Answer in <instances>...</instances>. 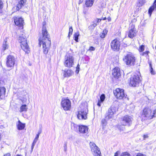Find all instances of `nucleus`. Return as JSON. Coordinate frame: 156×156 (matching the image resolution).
<instances>
[{
    "label": "nucleus",
    "instance_id": "23",
    "mask_svg": "<svg viewBox=\"0 0 156 156\" xmlns=\"http://www.w3.org/2000/svg\"><path fill=\"white\" fill-rule=\"evenodd\" d=\"M155 9H156V3H154L153 5L151 6L148 10V13L151 16L153 11Z\"/></svg>",
    "mask_w": 156,
    "mask_h": 156
},
{
    "label": "nucleus",
    "instance_id": "22",
    "mask_svg": "<svg viewBox=\"0 0 156 156\" xmlns=\"http://www.w3.org/2000/svg\"><path fill=\"white\" fill-rule=\"evenodd\" d=\"M7 38H6L4 40L2 45V49L3 51H5L6 49H7L9 47L8 43H7Z\"/></svg>",
    "mask_w": 156,
    "mask_h": 156
},
{
    "label": "nucleus",
    "instance_id": "53",
    "mask_svg": "<svg viewBox=\"0 0 156 156\" xmlns=\"http://www.w3.org/2000/svg\"><path fill=\"white\" fill-rule=\"evenodd\" d=\"M106 17H105V18H103V20H106Z\"/></svg>",
    "mask_w": 156,
    "mask_h": 156
},
{
    "label": "nucleus",
    "instance_id": "26",
    "mask_svg": "<svg viewBox=\"0 0 156 156\" xmlns=\"http://www.w3.org/2000/svg\"><path fill=\"white\" fill-rule=\"evenodd\" d=\"M108 30L106 29H104L102 33L100 34V37L101 38H103L105 37V36L107 34Z\"/></svg>",
    "mask_w": 156,
    "mask_h": 156
},
{
    "label": "nucleus",
    "instance_id": "20",
    "mask_svg": "<svg viewBox=\"0 0 156 156\" xmlns=\"http://www.w3.org/2000/svg\"><path fill=\"white\" fill-rule=\"evenodd\" d=\"M5 88L4 87H0V98L3 99L5 97Z\"/></svg>",
    "mask_w": 156,
    "mask_h": 156
},
{
    "label": "nucleus",
    "instance_id": "1",
    "mask_svg": "<svg viewBox=\"0 0 156 156\" xmlns=\"http://www.w3.org/2000/svg\"><path fill=\"white\" fill-rule=\"evenodd\" d=\"M39 41L40 46L42 44L43 52L45 54H47L50 46L51 41L49 35L44 24L42 28V36L39 37Z\"/></svg>",
    "mask_w": 156,
    "mask_h": 156
},
{
    "label": "nucleus",
    "instance_id": "19",
    "mask_svg": "<svg viewBox=\"0 0 156 156\" xmlns=\"http://www.w3.org/2000/svg\"><path fill=\"white\" fill-rule=\"evenodd\" d=\"M16 125L18 130H22L25 128V124L22 123L20 120H19L18 122L16 123Z\"/></svg>",
    "mask_w": 156,
    "mask_h": 156
},
{
    "label": "nucleus",
    "instance_id": "54",
    "mask_svg": "<svg viewBox=\"0 0 156 156\" xmlns=\"http://www.w3.org/2000/svg\"><path fill=\"white\" fill-rule=\"evenodd\" d=\"M83 13H84V14H86V12H84H84H83Z\"/></svg>",
    "mask_w": 156,
    "mask_h": 156
},
{
    "label": "nucleus",
    "instance_id": "12",
    "mask_svg": "<svg viewBox=\"0 0 156 156\" xmlns=\"http://www.w3.org/2000/svg\"><path fill=\"white\" fill-rule=\"evenodd\" d=\"M114 93L117 98L121 99L125 96L124 90L120 88H117L114 92Z\"/></svg>",
    "mask_w": 156,
    "mask_h": 156
},
{
    "label": "nucleus",
    "instance_id": "16",
    "mask_svg": "<svg viewBox=\"0 0 156 156\" xmlns=\"http://www.w3.org/2000/svg\"><path fill=\"white\" fill-rule=\"evenodd\" d=\"M112 71V75L114 77L118 78L120 76V71L119 67H115Z\"/></svg>",
    "mask_w": 156,
    "mask_h": 156
},
{
    "label": "nucleus",
    "instance_id": "38",
    "mask_svg": "<svg viewBox=\"0 0 156 156\" xmlns=\"http://www.w3.org/2000/svg\"><path fill=\"white\" fill-rule=\"evenodd\" d=\"M144 46L143 45H141L139 48V51L140 52H143L144 50Z\"/></svg>",
    "mask_w": 156,
    "mask_h": 156
},
{
    "label": "nucleus",
    "instance_id": "40",
    "mask_svg": "<svg viewBox=\"0 0 156 156\" xmlns=\"http://www.w3.org/2000/svg\"><path fill=\"white\" fill-rule=\"evenodd\" d=\"M26 0H21L19 2L22 4L23 5H24L25 3L26 2Z\"/></svg>",
    "mask_w": 156,
    "mask_h": 156
},
{
    "label": "nucleus",
    "instance_id": "33",
    "mask_svg": "<svg viewBox=\"0 0 156 156\" xmlns=\"http://www.w3.org/2000/svg\"><path fill=\"white\" fill-rule=\"evenodd\" d=\"M105 94H102L101 95L100 97V101H102L103 102L104 101L105 99Z\"/></svg>",
    "mask_w": 156,
    "mask_h": 156
},
{
    "label": "nucleus",
    "instance_id": "46",
    "mask_svg": "<svg viewBox=\"0 0 156 156\" xmlns=\"http://www.w3.org/2000/svg\"><path fill=\"white\" fill-rule=\"evenodd\" d=\"M136 156H146V155L141 153H138Z\"/></svg>",
    "mask_w": 156,
    "mask_h": 156
},
{
    "label": "nucleus",
    "instance_id": "14",
    "mask_svg": "<svg viewBox=\"0 0 156 156\" xmlns=\"http://www.w3.org/2000/svg\"><path fill=\"white\" fill-rule=\"evenodd\" d=\"M24 20L21 17H15L14 18V22L16 26L19 27H23L24 23Z\"/></svg>",
    "mask_w": 156,
    "mask_h": 156
},
{
    "label": "nucleus",
    "instance_id": "55",
    "mask_svg": "<svg viewBox=\"0 0 156 156\" xmlns=\"http://www.w3.org/2000/svg\"><path fill=\"white\" fill-rule=\"evenodd\" d=\"M74 127H77V126L76 125H74Z\"/></svg>",
    "mask_w": 156,
    "mask_h": 156
},
{
    "label": "nucleus",
    "instance_id": "3",
    "mask_svg": "<svg viewBox=\"0 0 156 156\" xmlns=\"http://www.w3.org/2000/svg\"><path fill=\"white\" fill-rule=\"evenodd\" d=\"M19 41L20 43L22 49L26 53H29L30 52V48L27 44L26 38L20 36L19 37Z\"/></svg>",
    "mask_w": 156,
    "mask_h": 156
},
{
    "label": "nucleus",
    "instance_id": "4",
    "mask_svg": "<svg viewBox=\"0 0 156 156\" xmlns=\"http://www.w3.org/2000/svg\"><path fill=\"white\" fill-rule=\"evenodd\" d=\"M61 105L65 111L69 110L71 108V102L68 99L62 98L61 102Z\"/></svg>",
    "mask_w": 156,
    "mask_h": 156
},
{
    "label": "nucleus",
    "instance_id": "13",
    "mask_svg": "<svg viewBox=\"0 0 156 156\" xmlns=\"http://www.w3.org/2000/svg\"><path fill=\"white\" fill-rule=\"evenodd\" d=\"M132 118L130 116L126 115L122 118V123L124 126H130L132 123Z\"/></svg>",
    "mask_w": 156,
    "mask_h": 156
},
{
    "label": "nucleus",
    "instance_id": "30",
    "mask_svg": "<svg viewBox=\"0 0 156 156\" xmlns=\"http://www.w3.org/2000/svg\"><path fill=\"white\" fill-rule=\"evenodd\" d=\"M144 0H139L138 5L139 7L142 6L144 3Z\"/></svg>",
    "mask_w": 156,
    "mask_h": 156
},
{
    "label": "nucleus",
    "instance_id": "6",
    "mask_svg": "<svg viewBox=\"0 0 156 156\" xmlns=\"http://www.w3.org/2000/svg\"><path fill=\"white\" fill-rule=\"evenodd\" d=\"M140 81V74H136L132 76L130 78V84L133 87H136L138 85Z\"/></svg>",
    "mask_w": 156,
    "mask_h": 156
},
{
    "label": "nucleus",
    "instance_id": "37",
    "mask_svg": "<svg viewBox=\"0 0 156 156\" xmlns=\"http://www.w3.org/2000/svg\"><path fill=\"white\" fill-rule=\"evenodd\" d=\"M98 25V24H97V23H95L94 21V22H93V23L90 25V27H91L94 28L95 27H96Z\"/></svg>",
    "mask_w": 156,
    "mask_h": 156
},
{
    "label": "nucleus",
    "instance_id": "29",
    "mask_svg": "<svg viewBox=\"0 0 156 156\" xmlns=\"http://www.w3.org/2000/svg\"><path fill=\"white\" fill-rule=\"evenodd\" d=\"M79 35V33L78 32L75 33L74 34V39L76 42H78V37Z\"/></svg>",
    "mask_w": 156,
    "mask_h": 156
},
{
    "label": "nucleus",
    "instance_id": "10",
    "mask_svg": "<svg viewBox=\"0 0 156 156\" xmlns=\"http://www.w3.org/2000/svg\"><path fill=\"white\" fill-rule=\"evenodd\" d=\"M64 65L66 67L70 68L74 65V58L73 56L69 55L65 56V61Z\"/></svg>",
    "mask_w": 156,
    "mask_h": 156
},
{
    "label": "nucleus",
    "instance_id": "7",
    "mask_svg": "<svg viewBox=\"0 0 156 156\" xmlns=\"http://www.w3.org/2000/svg\"><path fill=\"white\" fill-rule=\"evenodd\" d=\"M91 151L94 156H101V153L99 148L93 142H90L89 144Z\"/></svg>",
    "mask_w": 156,
    "mask_h": 156
},
{
    "label": "nucleus",
    "instance_id": "17",
    "mask_svg": "<svg viewBox=\"0 0 156 156\" xmlns=\"http://www.w3.org/2000/svg\"><path fill=\"white\" fill-rule=\"evenodd\" d=\"M64 72L63 76L64 77H69L72 76L74 74L73 72L71 69H65L62 70Z\"/></svg>",
    "mask_w": 156,
    "mask_h": 156
},
{
    "label": "nucleus",
    "instance_id": "47",
    "mask_svg": "<svg viewBox=\"0 0 156 156\" xmlns=\"http://www.w3.org/2000/svg\"><path fill=\"white\" fill-rule=\"evenodd\" d=\"M148 136L147 135H144L143 136V138L144 139H145L146 138H147L148 137Z\"/></svg>",
    "mask_w": 156,
    "mask_h": 156
},
{
    "label": "nucleus",
    "instance_id": "15",
    "mask_svg": "<svg viewBox=\"0 0 156 156\" xmlns=\"http://www.w3.org/2000/svg\"><path fill=\"white\" fill-rule=\"evenodd\" d=\"M78 131L80 133L84 134L88 132V127L84 125H79Z\"/></svg>",
    "mask_w": 156,
    "mask_h": 156
},
{
    "label": "nucleus",
    "instance_id": "35",
    "mask_svg": "<svg viewBox=\"0 0 156 156\" xmlns=\"http://www.w3.org/2000/svg\"><path fill=\"white\" fill-rule=\"evenodd\" d=\"M23 6V5L22 4H21L19 2V3L18 4L17 6L16 7L17 10H19L20 9H21L22 6Z\"/></svg>",
    "mask_w": 156,
    "mask_h": 156
},
{
    "label": "nucleus",
    "instance_id": "8",
    "mask_svg": "<svg viewBox=\"0 0 156 156\" xmlns=\"http://www.w3.org/2000/svg\"><path fill=\"white\" fill-rule=\"evenodd\" d=\"M15 58L12 55H9L7 57L6 65L10 69H12L15 64Z\"/></svg>",
    "mask_w": 156,
    "mask_h": 156
},
{
    "label": "nucleus",
    "instance_id": "51",
    "mask_svg": "<svg viewBox=\"0 0 156 156\" xmlns=\"http://www.w3.org/2000/svg\"><path fill=\"white\" fill-rule=\"evenodd\" d=\"M118 152H117L115 153L114 156H118Z\"/></svg>",
    "mask_w": 156,
    "mask_h": 156
},
{
    "label": "nucleus",
    "instance_id": "56",
    "mask_svg": "<svg viewBox=\"0 0 156 156\" xmlns=\"http://www.w3.org/2000/svg\"><path fill=\"white\" fill-rule=\"evenodd\" d=\"M156 3V0H155L154 2V3Z\"/></svg>",
    "mask_w": 156,
    "mask_h": 156
},
{
    "label": "nucleus",
    "instance_id": "31",
    "mask_svg": "<svg viewBox=\"0 0 156 156\" xmlns=\"http://www.w3.org/2000/svg\"><path fill=\"white\" fill-rule=\"evenodd\" d=\"M150 53V52L149 51H146L144 52H143L142 54V55L143 56H144L146 57L147 58L149 57V56L148 54Z\"/></svg>",
    "mask_w": 156,
    "mask_h": 156
},
{
    "label": "nucleus",
    "instance_id": "21",
    "mask_svg": "<svg viewBox=\"0 0 156 156\" xmlns=\"http://www.w3.org/2000/svg\"><path fill=\"white\" fill-rule=\"evenodd\" d=\"M94 0H86L85 5L87 7H91L93 5Z\"/></svg>",
    "mask_w": 156,
    "mask_h": 156
},
{
    "label": "nucleus",
    "instance_id": "2",
    "mask_svg": "<svg viewBox=\"0 0 156 156\" xmlns=\"http://www.w3.org/2000/svg\"><path fill=\"white\" fill-rule=\"evenodd\" d=\"M123 60L127 65L130 66H134L136 62L135 57L130 52L125 56Z\"/></svg>",
    "mask_w": 156,
    "mask_h": 156
},
{
    "label": "nucleus",
    "instance_id": "24",
    "mask_svg": "<svg viewBox=\"0 0 156 156\" xmlns=\"http://www.w3.org/2000/svg\"><path fill=\"white\" fill-rule=\"evenodd\" d=\"M148 63L149 64L150 67V71L151 74L152 75H155V71L153 70V68L152 67V64H151V61L149 60L148 61Z\"/></svg>",
    "mask_w": 156,
    "mask_h": 156
},
{
    "label": "nucleus",
    "instance_id": "5",
    "mask_svg": "<svg viewBox=\"0 0 156 156\" xmlns=\"http://www.w3.org/2000/svg\"><path fill=\"white\" fill-rule=\"evenodd\" d=\"M115 108L114 107H111L108 110V112L106 114L105 119L101 120L102 124H105L106 120L112 118L113 116V115L115 112Z\"/></svg>",
    "mask_w": 156,
    "mask_h": 156
},
{
    "label": "nucleus",
    "instance_id": "41",
    "mask_svg": "<svg viewBox=\"0 0 156 156\" xmlns=\"http://www.w3.org/2000/svg\"><path fill=\"white\" fill-rule=\"evenodd\" d=\"M102 103V101H101L99 100L97 103L98 106L99 107H100L101 105V104Z\"/></svg>",
    "mask_w": 156,
    "mask_h": 156
},
{
    "label": "nucleus",
    "instance_id": "18",
    "mask_svg": "<svg viewBox=\"0 0 156 156\" xmlns=\"http://www.w3.org/2000/svg\"><path fill=\"white\" fill-rule=\"evenodd\" d=\"M136 30L134 28L130 30L128 34V36L131 38H133L136 35Z\"/></svg>",
    "mask_w": 156,
    "mask_h": 156
},
{
    "label": "nucleus",
    "instance_id": "45",
    "mask_svg": "<svg viewBox=\"0 0 156 156\" xmlns=\"http://www.w3.org/2000/svg\"><path fill=\"white\" fill-rule=\"evenodd\" d=\"M89 50L90 51H93L95 50V48L93 46H91L90 47Z\"/></svg>",
    "mask_w": 156,
    "mask_h": 156
},
{
    "label": "nucleus",
    "instance_id": "44",
    "mask_svg": "<svg viewBox=\"0 0 156 156\" xmlns=\"http://www.w3.org/2000/svg\"><path fill=\"white\" fill-rule=\"evenodd\" d=\"M3 7V2L2 1L0 0V9H2Z\"/></svg>",
    "mask_w": 156,
    "mask_h": 156
},
{
    "label": "nucleus",
    "instance_id": "36",
    "mask_svg": "<svg viewBox=\"0 0 156 156\" xmlns=\"http://www.w3.org/2000/svg\"><path fill=\"white\" fill-rule=\"evenodd\" d=\"M120 156H130V154L127 152L122 153Z\"/></svg>",
    "mask_w": 156,
    "mask_h": 156
},
{
    "label": "nucleus",
    "instance_id": "48",
    "mask_svg": "<svg viewBox=\"0 0 156 156\" xmlns=\"http://www.w3.org/2000/svg\"><path fill=\"white\" fill-rule=\"evenodd\" d=\"M35 144L34 143H32V145L31 147V149L32 151H33V150L34 148V147L35 146Z\"/></svg>",
    "mask_w": 156,
    "mask_h": 156
},
{
    "label": "nucleus",
    "instance_id": "52",
    "mask_svg": "<svg viewBox=\"0 0 156 156\" xmlns=\"http://www.w3.org/2000/svg\"><path fill=\"white\" fill-rule=\"evenodd\" d=\"M107 20L108 21H111V18L110 17H108Z\"/></svg>",
    "mask_w": 156,
    "mask_h": 156
},
{
    "label": "nucleus",
    "instance_id": "42",
    "mask_svg": "<svg viewBox=\"0 0 156 156\" xmlns=\"http://www.w3.org/2000/svg\"><path fill=\"white\" fill-rule=\"evenodd\" d=\"M101 19H97L94 21V22L97 23H99L101 21Z\"/></svg>",
    "mask_w": 156,
    "mask_h": 156
},
{
    "label": "nucleus",
    "instance_id": "39",
    "mask_svg": "<svg viewBox=\"0 0 156 156\" xmlns=\"http://www.w3.org/2000/svg\"><path fill=\"white\" fill-rule=\"evenodd\" d=\"M39 137V136H38V135H36V136L35 137V138L34 140L33 141V143L36 144V143L37 142L38 139Z\"/></svg>",
    "mask_w": 156,
    "mask_h": 156
},
{
    "label": "nucleus",
    "instance_id": "43",
    "mask_svg": "<svg viewBox=\"0 0 156 156\" xmlns=\"http://www.w3.org/2000/svg\"><path fill=\"white\" fill-rule=\"evenodd\" d=\"M79 69H80L79 65V64H78L76 67V73H78L79 71Z\"/></svg>",
    "mask_w": 156,
    "mask_h": 156
},
{
    "label": "nucleus",
    "instance_id": "32",
    "mask_svg": "<svg viewBox=\"0 0 156 156\" xmlns=\"http://www.w3.org/2000/svg\"><path fill=\"white\" fill-rule=\"evenodd\" d=\"M73 31V29L72 27H71L69 28V33L68 37H70V35H71Z\"/></svg>",
    "mask_w": 156,
    "mask_h": 156
},
{
    "label": "nucleus",
    "instance_id": "25",
    "mask_svg": "<svg viewBox=\"0 0 156 156\" xmlns=\"http://www.w3.org/2000/svg\"><path fill=\"white\" fill-rule=\"evenodd\" d=\"M80 113L81 114L84 116L87 117V114L88 110L87 108H84V109H82L81 111H79Z\"/></svg>",
    "mask_w": 156,
    "mask_h": 156
},
{
    "label": "nucleus",
    "instance_id": "49",
    "mask_svg": "<svg viewBox=\"0 0 156 156\" xmlns=\"http://www.w3.org/2000/svg\"><path fill=\"white\" fill-rule=\"evenodd\" d=\"M41 133V130H40L39 131L38 134L37 135H38V136H39V135Z\"/></svg>",
    "mask_w": 156,
    "mask_h": 156
},
{
    "label": "nucleus",
    "instance_id": "28",
    "mask_svg": "<svg viewBox=\"0 0 156 156\" xmlns=\"http://www.w3.org/2000/svg\"><path fill=\"white\" fill-rule=\"evenodd\" d=\"M77 117L79 119H87V117H85V116L81 114L80 113L78 112V113L77 114Z\"/></svg>",
    "mask_w": 156,
    "mask_h": 156
},
{
    "label": "nucleus",
    "instance_id": "27",
    "mask_svg": "<svg viewBox=\"0 0 156 156\" xmlns=\"http://www.w3.org/2000/svg\"><path fill=\"white\" fill-rule=\"evenodd\" d=\"M27 108L26 105H22L20 107V112H22L23 111H27Z\"/></svg>",
    "mask_w": 156,
    "mask_h": 156
},
{
    "label": "nucleus",
    "instance_id": "50",
    "mask_svg": "<svg viewBox=\"0 0 156 156\" xmlns=\"http://www.w3.org/2000/svg\"><path fill=\"white\" fill-rule=\"evenodd\" d=\"M4 156H10V154L9 153H7L5 154Z\"/></svg>",
    "mask_w": 156,
    "mask_h": 156
},
{
    "label": "nucleus",
    "instance_id": "34",
    "mask_svg": "<svg viewBox=\"0 0 156 156\" xmlns=\"http://www.w3.org/2000/svg\"><path fill=\"white\" fill-rule=\"evenodd\" d=\"M64 151L65 152H66L67 150V142H65L63 146Z\"/></svg>",
    "mask_w": 156,
    "mask_h": 156
},
{
    "label": "nucleus",
    "instance_id": "11",
    "mask_svg": "<svg viewBox=\"0 0 156 156\" xmlns=\"http://www.w3.org/2000/svg\"><path fill=\"white\" fill-rule=\"evenodd\" d=\"M151 110L147 108L144 109L141 115L142 117L144 120L152 119V117L151 115Z\"/></svg>",
    "mask_w": 156,
    "mask_h": 156
},
{
    "label": "nucleus",
    "instance_id": "9",
    "mask_svg": "<svg viewBox=\"0 0 156 156\" xmlns=\"http://www.w3.org/2000/svg\"><path fill=\"white\" fill-rule=\"evenodd\" d=\"M121 42L116 38L112 41L110 43L111 49L114 51H118L120 50Z\"/></svg>",
    "mask_w": 156,
    "mask_h": 156
}]
</instances>
